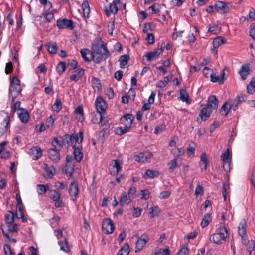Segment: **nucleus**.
<instances>
[{"instance_id":"obj_58","label":"nucleus","mask_w":255,"mask_h":255,"mask_svg":"<svg viewBox=\"0 0 255 255\" xmlns=\"http://www.w3.org/2000/svg\"><path fill=\"white\" fill-rule=\"evenodd\" d=\"M62 144H68L70 142H72V135H70L69 134H66L64 136H63L62 137Z\"/></svg>"},{"instance_id":"obj_13","label":"nucleus","mask_w":255,"mask_h":255,"mask_svg":"<svg viewBox=\"0 0 255 255\" xmlns=\"http://www.w3.org/2000/svg\"><path fill=\"white\" fill-rule=\"evenodd\" d=\"M105 48H107L106 46V44L104 43H100V41L97 40L95 41L92 45V51L91 53H103V52L104 51Z\"/></svg>"},{"instance_id":"obj_31","label":"nucleus","mask_w":255,"mask_h":255,"mask_svg":"<svg viewBox=\"0 0 255 255\" xmlns=\"http://www.w3.org/2000/svg\"><path fill=\"white\" fill-rule=\"evenodd\" d=\"M47 50L50 54H54L57 52L58 48L56 43L54 42H50L47 45Z\"/></svg>"},{"instance_id":"obj_63","label":"nucleus","mask_w":255,"mask_h":255,"mask_svg":"<svg viewBox=\"0 0 255 255\" xmlns=\"http://www.w3.org/2000/svg\"><path fill=\"white\" fill-rule=\"evenodd\" d=\"M44 169L47 173V177L49 178H51L54 174L51 169L48 167V164H44Z\"/></svg>"},{"instance_id":"obj_19","label":"nucleus","mask_w":255,"mask_h":255,"mask_svg":"<svg viewBox=\"0 0 255 255\" xmlns=\"http://www.w3.org/2000/svg\"><path fill=\"white\" fill-rule=\"evenodd\" d=\"M218 100L215 95H211L208 97L206 107L210 109L216 110L218 107Z\"/></svg>"},{"instance_id":"obj_41","label":"nucleus","mask_w":255,"mask_h":255,"mask_svg":"<svg viewBox=\"0 0 255 255\" xmlns=\"http://www.w3.org/2000/svg\"><path fill=\"white\" fill-rule=\"evenodd\" d=\"M43 15L44 17V22H51L53 19H54V14L51 12L45 11V13L43 14Z\"/></svg>"},{"instance_id":"obj_49","label":"nucleus","mask_w":255,"mask_h":255,"mask_svg":"<svg viewBox=\"0 0 255 255\" xmlns=\"http://www.w3.org/2000/svg\"><path fill=\"white\" fill-rule=\"evenodd\" d=\"M145 175L149 178H153L158 177L159 175V172L156 170L148 169L145 172Z\"/></svg>"},{"instance_id":"obj_35","label":"nucleus","mask_w":255,"mask_h":255,"mask_svg":"<svg viewBox=\"0 0 255 255\" xmlns=\"http://www.w3.org/2000/svg\"><path fill=\"white\" fill-rule=\"evenodd\" d=\"M129 59V56L128 55H122L120 59V66L121 68H124L125 66L128 64V62Z\"/></svg>"},{"instance_id":"obj_25","label":"nucleus","mask_w":255,"mask_h":255,"mask_svg":"<svg viewBox=\"0 0 255 255\" xmlns=\"http://www.w3.org/2000/svg\"><path fill=\"white\" fill-rule=\"evenodd\" d=\"M231 109H232V108L231 106L230 102L228 100L222 105L220 112L221 115L226 116L229 114Z\"/></svg>"},{"instance_id":"obj_2","label":"nucleus","mask_w":255,"mask_h":255,"mask_svg":"<svg viewBox=\"0 0 255 255\" xmlns=\"http://www.w3.org/2000/svg\"><path fill=\"white\" fill-rule=\"evenodd\" d=\"M136 239L135 250L136 253L139 252L146 245L149 240V238L147 234H143L140 236L138 233L135 234L132 237V240Z\"/></svg>"},{"instance_id":"obj_43","label":"nucleus","mask_w":255,"mask_h":255,"mask_svg":"<svg viewBox=\"0 0 255 255\" xmlns=\"http://www.w3.org/2000/svg\"><path fill=\"white\" fill-rule=\"evenodd\" d=\"M149 216L150 218H154L155 216H158L160 214V211L158 210L157 206H154L149 209Z\"/></svg>"},{"instance_id":"obj_37","label":"nucleus","mask_w":255,"mask_h":255,"mask_svg":"<svg viewBox=\"0 0 255 255\" xmlns=\"http://www.w3.org/2000/svg\"><path fill=\"white\" fill-rule=\"evenodd\" d=\"M130 252V248L128 243L124 245L118 252V255H129Z\"/></svg>"},{"instance_id":"obj_17","label":"nucleus","mask_w":255,"mask_h":255,"mask_svg":"<svg viewBox=\"0 0 255 255\" xmlns=\"http://www.w3.org/2000/svg\"><path fill=\"white\" fill-rule=\"evenodd\" d=\"M21 88L20 85H10L9 89V97L12 98V101L13 102L15 98L20 93Z\"/></svg>"},{"instance_id":"obj_26","label":"nucleus","mask_w":255,"mask_h":255,"mask_svg":"<svg viewBox=\"0 0 255 255\" xmlns=\"http://www.w3.org/2000/svg\"><path fill=\"white\" fill-rule=\"evenodd\" d=\"M104 113L99 112H94L92 113L91 121L94 124H98L100 123L103 119Z\"/></svg>"},{"instance_id":"obj_39","label":"nucleus","mask_w":255,"mask_h":255,"mask_svg":"<svg viewBox=\"0 0 255 255\" xmlns=\"http://www.w3.org/2000/svg\"><path fill=\"white\" fill-rule=\"evenodd\" d=\"M134 159L138 162H145L148 161H147V157L145 156V154L143 153H140L138 155H135L134 156Z\"/></svg>"},{"instance_id":"obj_54","label":"nucleus","mask_w":255,"mask_h":255,"mask_svg":"<svg viewBox=\"0 0 255 255\" xmlns=\"http://www.w3.org/2000/svg\"><path fill=\"white\" fill-rule=\"evenodd\" d=\"M51 144L54 147V148L56 149L58 148L59 150H60L63 147V145L60 143V141L57 138H55L53 139L51 142Z\"/></svg>"},{"instance_id":"obj_16","label":"nucleus","mask_w":255,"mask_h":255,"mask_svg":"<svg viewBox=\"0 0 255 255\" xmlns=\"http://www.w3.org/2000/svg\"><path fill=\"white\" fill-rule=\"evenodd\" d=\"M59 149L58 148H51L48 150V155L49 158L54 163H57L60 160V155L59 151Z\"/></svg>"},{"instance_id":"obj_53","label":"nucleus","mask_w":255,"mask_h":255,"mask_svg":"<svg viewBox=\"0 0 255 255\" xmlns=\"http://www.w3.org/2000/svg\"><path fill=\"white\" fill-rule=\"evenodd\" d=\"M3 248L5 255H15V253L11 250L10 245L8 244H5L4 245Z\"/></svg>"},{"instance_id":"obj_44","label":"nucleus","mask_w":255,"mask_h":255,"mask_svg":"<svg viewBox=\"0 0 255 255\" xmlns=\"http://www.w3.org/2000/svg\"><path fill=\"white\" fill-rule=\"evenodd\" d=\"M5 219L6 224H12L14 222V213L11 211H9L8 214L5 215Z\"/></svg>"},{"instance_id":"obj_29","label":"nucleus","mask_w":255,"mask_h":255,"mask_svg":"<svg viewBox=\"0 0 255 255\" xmlns=\"http://www.w3.org/2000/svg\"><path fill=\"white\" fill-rule=\"evenodd\" d=\"M82 6L84 17L88 18L90 12V9L88 1L87 0H84Z\"/></svg>"},{"instance_id":"obj_33","label":"nucleus","mask_w":255,"mask_h":255,"mask_svg":"<svg viewBox=\"0 0 255 255\" xmlns=\"http://www.w3.org/2000/svg\"><path fill=\"white\" fill-rule=\"evenodd\" d=\"M74 170V164H67L65 166V173L70 179L72 176Z\"/></svg>"},{"instance_id":"obj_10","label":"nucleus","mask_w":255,"mask_h":255,"mask_svg":"<svg viewBox=\"0 0 255 255\" xmlns=\"http://www.w3.org/2000/svg\"><path fill=\"white\" fill-rule=\"evenodd\" d=\"M72 147L74 149L73 154L74 156V159L75 160L80 162L83 159V154L82 152V145H79V146H76V144H74L73 142L72 144Z\"/></svg>"},{"instance_id":"obj_57","label":"nucleus","mask_w":255,"mask_h":255,"mask_svg":"<svg viewBox=\"0 0 255 255\" xmlns=\"http://www.w3.org/2000/svg\"><path fill=\"white\" fill-rule=\"evenodd\" d=\"M169 254L170 252L168 248L166 249H160L155 253V255H169Z\"/></svg>"},{"instance_id":"obj_11","label":"nucleus","mask_w":255,"mask_h":255,"mask_svg":"<svg viewBox=\"0 0 255 255\" xmlns=\"http://www.w3.org/2000/svg\"><path fill=\"white\" fill-rule=\"evenodd\" d=\"M97 111L105 114L107 109L106 101L101 97H98L95 101Z\"/></svg>"},{"instance_id":"obj_52","label":"nucleus","mask_w":255,"mask_h":255,"mask_svg":"<svg viewBox=\"0 0 255 255\" xmlns=\"http://www.w3.org/2000/svg\"><path fill=\"white\" fill-rule=\"evenodd\" d=\"M22 206H17L18 212L17 213V217L19 219H22V222H25L26 219L24 217V213L22 209Z\"/></svg>"},{"instance_id":"obj_28","label":"nucleus","mask_w":255,"mask_h":255,"mask_svg":"<svg viewBox=\"0 0 255 255\" xmlns=\"http://www.w3.org/2000/svg\"><path fill=\"white\" fill-rule=\"evenodd\" d=\"M211 109H209L206 106L201 110L199 116L202 120H206L210 116L212 112Z\"/></svg>"},{"instance_id":"obj_12","label":"nucleus","mask_w":255,"mask_h":255,"mask_svg":"<svg viewBox=\"0 0 255 255\" xmlns=\"http://www.w3.org/2000/svg\"><path fill=\"white\" fill-rule=\"evenodd\" d=\"M121 8V3L119 0H114L112 3L110 4L109 6V10L106 9L105 10L106 14L107 16H110L111 13H116Z\"/></svg>"},{"instance_id":"obj_4","label":"nucleus","mask_w":255,"mask_h":255,"mask_svg":"<svg viewBox=\"0 0 255 255\" xmlns=\"http://www.w3.org/2000/svg\"><path fill=\"white\" fill-rule=\"evenodd\" d=\"M1 229L3 234L6 237L8 240H11V236L9 234V232H16L18 231V225L17 224H6L1 225Z\"/></svg>"},{"instance_id":"obj_32","label":"nucleus","mask_w":255,"mask_h":255,"mask_svg":"<svg viewBox=\"0 0 255 255\" xmlns=\"http://www.w3.org/2000/svg\"><path fill=\"white\" fill-rule=\"evenodd\" d=\"M226 39L221 36H218L213 39V46L215 48H218L222 44L226 43Z\"/></svg>"},{"instance_id":"obj_59","label":"nucleus","mask_w":255,"mask_h":255,"mask_svg":"<svg viewBox=\"0 0 255 255\" xmlns=\"http://www.w3.org/2000/svg\"><path fill=\"white\" fill-rule=\"evenodd\" d=\"M211 81L214 83L219 82L220 84L221 79L220 76L215 73H212L210 75Z\"/></svg>"},{"instance_id":"obj_46","label":"nucleus","mask_w":255,"mask_h":255,"mask_svg":"<svg viewBox=\"0 0 255 255\" xmlns=\"http://www.w3.org/2000/svg\"><path fill=\"white\" fill-rule=\"evenodd\" d=\"M180 99L183 102H188L189 95L185 89H182L180 90Z\"/></svg>"},{"instance_id":"obj_40","label":"nucleus","mask_w":255,"mask_h":255,"mask_svg":"<svg viewBox=\"0 0 255 255\" xmlns=\"http://www.w3.org/2000/svg\"><path fill=\"white\" fill-rule=\"evenodd\" d=\"M66 68V63L61 61L58 64L56 67V70L59 75H61L65 71Z\"/></svg>"},{"instance_id":"obj_9","label":"nucleus","mask_w":255,"mask_h":255,"mask_svg":"<svg viewBox=\"0 0 255 255\" xmlns=\"http://www.w3.org/2000/svg\"><path fill=\"white\" fill-rule=\"evenodd\" d=\"M79 191L78 183L76 181H73L69 188V193L72 201L75 202L77 200Z\"/></svg>"},{"instance_id":"obj_50","label":"nucleus","mask_w":255,"mask_h":255,"mask_svg":"<svg viewBox=\"0 0 255 255\" xmlns=\"http://www.w3.org/2000/svg\"><path fill=\"white\" fill-rule=\"evenodd\" d=\"M38 189V194L39 195H42L45 193L49 189V186L48 185L38 184L37 185Z\"/></svg>"},{"instance_id":"obj_64","label":"nucleus","mask_w":255,"mask_h":255,"mask_svg":"<svg viewBox=\"0 0 255 255\" xmlns=\"http://www.w3.org/2000/svg\"><path fill=\"white\" fill-rule=\"evenodd\" d=\"M13 71V65L11 62H9L6 65L5 72L6 74L11 73Z\"/></svg>"},{"instance_id":"obj_47","label":"nucleus","mask_w":255,"mask_h":255,"mask_svg":"<svg viewBox=\"0 0 255 255\" xmlns=\"http://www.w3.org/2000/svg\"><path fill=\"white\" fill-rule=\"evenodd\" d=\"M177 160L178 158L176 157L174 159L171 160L168 163L170 172H172L174 170V169L177 167Z\"/></svg>"},{"instance_id":"obj_23","label":"nucleus","mask_w":255,"mask_h":255,"mask_svg":"<svg viewBox=\"0 0 255 255\" xmlns=\"http://www.w3.org/2000/svg\"><path fill=\"white\" fill-rule=\"evenodd\" d=\"M30 154L32 156L33 159L37 160L41 157L42 151L40 148L36 146L31 149Z\"/></svg>"},{"instance_id":"obj_38","label":"nucleus","mask_w":255,"mask_h":255,"mask_svg":"<svg viewBox=\"0 0 255 255\" xmlns=\"http://www.w3.org/2000/svg\"><path fill=\"white\" fill-rule=\"evenodd\" d=\"M238 233L242 238H243L246 235V224L245 222L240 223L238 227Z\"/></svg>"},{"instance_id":"obj_36","label":"nucleus","mask_w":255,"mask_h":255,"mask_svg":"<svg viewBox=\"0 0 255 255\" xmlns=\"http://www.w3.org/2000/svg\"><path fill=\"white\" fill-rule=\"evenodd\" d=\"M220 28L219 25L215 23H212L209 25L208 31L214 34H218Z\"/></svg>"},{"instance_id":"obj_60","label":"nucleus","mask_w":255,"mask_h":255,"mask_svg":"<svg viewBox=\"0 0 255 255\" xmlns=\"http://www.w3.org/2000/svg\"><path fill=\"white\" fill-rule=\"evenodd\" d=\"M228 101L230 102L232 109L234 111L238 108L239 105L240 104L236 98L233 101L232 100H228Z\"/></svg>"},{"instance_id":"obj_3","label":"nucleus","mask_w":255,"mask_h":255,"mask_svg":"<svg viewBox=\"0 0 255 255\" xmlns=\"http://www.w3.org/2000/svg\"><path fill=\"white\" fill-rule=\"evenodd\" d=\"M227 235V228L224 226H221L219 232L213 234L210 237V240L215 244H220L222 241H226Z\"/></svg>"},{"instance_id":"obj_6","label":"nucleus","mask_w":255,"mask_h":255,"mask_svg":"<svg viewBox=\"0 0 255 255\" xmlns=\"http://www.w3.org/2000/svg\"><path fill=\"white\" fill-rule=\"evenodd\" d=\"M111 56L110 51L107 48H105L103 53H91V59L96 63H100L102 60H106Z\"/></svg>"},{"instance_id":"obj_14","label":"nucleus","mask_w":255,"mask_h":255,"mask_svg":"<svg viewBox=\"0 0 255 255\" xmlns=\"http://www.w3.org/2000/svg\"><path fill=\"white\" fill-rule=\"evenodd\" d=\"M229 149H228L227 151L225 152L221 156V159L223 162V166L224 170L227 172H230L231 170V159L229 158Z\"/></svg>"},{"instance_id":"obj_22","label":"nucleus","mask_w":255,"mask_h":255,"mask_svg":"<svg viewBox=\"0 0 255 255\" xmlns=\"http://www.w3.org/2000/svg\"><path fill=\"white\" fill-rule=\"evenodd\" d=\"M74 74L70 76L71 81H77L84 74V70L82 68H79L74 72Z\"/></svg>"},{"instance_id":"obj_51","label":"nucleus","mask_w":255,"mask_h":255,"mask_svg":"<svg viewBox=\"0 0 255 255\" xmlns=\"http://www.w3.org/2000/svg\"><path fill=\"white\" fill-rule=\"evenodd\" d=\"M61 194L57 190H51L50 191V198L54 201L58 200L60 198Z\"/></svg>"},{"instance_id":"obj_34","label":"nucleus","mask_w":255,"mask_h":255,"mask_svg":"<svg viewBox=\"0 0 255 255\" xmlns=\"http://www.w3.org/2000/svg\"><path fill=\"white\" fill-rule=\"evenodd\" d=\"M211 221V217L210 214L209 213L205 214L201 222V227L204 228L207 226Z\"/></svg>"},{"instance_id":"obj_20","label":"nucleus","mask_w":255,"mask_h":255,"mask_svg":"<svg viewBox=\"0 0 255 255\" xmlns=\"http://www.w3.org/2000/svg\"><path fill=\"white\" fill-rule=\"evenodd\" d=\"M132 201L130 196H129L126 192L122 193L120 196V199L119 204L121 206L128 205L130 204Z\"/></svg>"},{"instance_id":"obj_15","label":"nucleus","mask_w":255,"mask_h":255,"mask_svg":"<svg viewBox=\"0 0 255 255\" xmlns=\"http://www.w3.org/2000/svg\"><path fill=\"white\" fill-rule=\"evenodd\" d=\"M102 228L107 234H111L114 232L115 226L110 219H106L102 224Z\"/></svg>"},{"instance_id":"obj_45","label":"nucleus","mask_w":255,"mask_h":255,"mask_svg":"<svg viewBox=\"0 0 255 255\" xmlns=\"http://www.w3.org/2000/svg\"><path fill=\"white\" fill-rule=\"evenodd\" d=\"M92 84L94 88H97L98 90H100L101 89V84L100 80L95 77H94L92 79Z\"/></svg>"},{"instance_id":"obj_1","label":"nucleus","mask_w":255,"mask_h":255,"mask_svg":"<svg viewBox=\"0 0 255 255\" xmlns=\"http://www.w3.org/2000/svg\"><path fill=\"white\" fill-rule=\"evenodd\" d=\"M134 117L131 114H125L120 119V122L124 126L118 127L115 130V133L118 135H122L126 133L130 128L132 124Z\"/></svg>"},{"instance_id":"obj_55","label":"nucleus","mask_w":255,"mask_h":255,"mask_svg":"<svg viewBox=\"0 0 255 255\" xmlns=\"http://www.w3.org/2000/svg\"><path fill=\"white\" fill-rule=\"evenodd\" d=\"M55 119L52 117V115L49 116L46 121V126L48 128H52L54 124Z\"/></svg>"},{"instance_id":"obj_21","label":"nucleus","mask_w":255,"mask_h":255,"mask_svg":"<svg viewBox=\"0 0 255 255\" xmlns=\"http://www.w3.org/2000/svg\"><path fill=\"white\" fill-rule=\"evenodd\" d=\"M18 117L23 123H27L29 120V114L26 109H20V111L18 113Z\"/></svg>"},{"instance_id":"obj_42","label":"nucleus","mask_w":255,"mask_h":255,"mask_svg":"<svg viewBox=\"0 0 255 255\" xmlns=\"http://www.w3.org/2000/svg\"><path fill=\"white\" fill-rule=\"evenodd\" d=\"M91 51L88 49H83L81 50L80 53L81 56L85 61L89 62L91 61V59L87 56V55H90L91 56Z\"/></svg>"},{"instance_id":"obj_56","label":"nucleus","mask_w":255,"mask_h":255,"mask_svg":"<svg viewBox=\"0 0 255 255\" xmlns=\"http://www.w3.org/2000/svg\"><path fill=\"white\" fill-rule=\"evenodd\" d=\"M58 244L60 246L61 250L66 252L69 250L68 242L66 240H65L64 241H59Z\"/></svg>"},{"instance_id":"obj_62","label":"nucleus","mask_w":255,"mask_h":255,"mask_svg":"<svg viewBox=\"0 0 255 255\" xmlns=\"http://www.w3.org/2000/svg\"><path fill=\"white\" fill-rule=\"evenodd\" d=\"M151 30V23H146L143 25V31L144 33H149V31Z\"/></svg>"},{"instance_id":"obj_5","label":"nucleus","mask_w":255,"mask_h":255,"mask_svg":"<svg viewBox=\"0 0 255 255\" xmlns=\"http://www.w3.org/2000/svg\"><path fill=\"white\" fill-rule=\"evenodd\" d=\"M214 7L217 11L221 14L228 13L231 9V4L229 2L221 1L216 2Z\"/></svg>"},{"instance_id":"obj_18","label":"nucleus","mask_w":255,"mask_h":255,"mask_svg":"<svg viewBox=\"0 0 255 255\" xmlns=\"http://www.w3.org/2000/svg\"><path fill=\"white\" fill-rule=\"evenodd\" d=\"M250 67L249 64H245L242 65L239 73L242 80H246L250 73Z\"/></svg>"},{"instance_id":"obj_61","label":"nucleus","mask_w":255,"mask_h":255,"mask_svg":"<svg viewBox=\"0 0 255 255\" xmlns=\"http://www.w3.org/2000/svg\"><path fill=\"white\" fill-rule=\"evenodd\" d=\"M189 253V250L186 246H183L179 250L177 255H187Z\"/></svg>"},{"instance_id":"obj_27","label":"nucleus","mask_w":255,"mask_h":255,"mask_svg":"<svg viewBox=\"0 0 255 255\" xmlns=\"http://www.w3.org/2000/svg\"><path fill=\"white\" fill-rule=\"evenodd\" d=\"M155 93L154 92H152L150 94L149 99H148V103H144V104L142 107V111H145L149 110L151 107V104L153 103L154 102V99L155 97Z\"/></svg>"},{"instance_id":"obj_48","label":"nucleus","mask_w":255,"mask_h":255,"mask_svg":"<svg viewBox=\"0 0 255 255\" xmlns=\"http://www.w3.org/2000/svg\"><path fill=\"white\" fill-rule=\"evenodd\" d=\"M62 108V103L60 99H56L54 104L52 106L54 111L58 112Z\"/></svg>"},{"instance_id":"obj_30","label":"nucleus","mask_w":255,"mask_h":255,"mask_svg":"<svg viewBox=\"0 0 255 255\" xmlns=\"http://www.w3.org/2000/svg\"><path fill=\"white\" fill-rule=\"evenodd\" d=\"M208 161L207 156L205 153H202L200 162V166L202 170H206Z\"/></svg>"},{"instance_id":"obj_24","label":"nucleus","mask_w":255,"mask_h":255,"mask_svg":"<svg viewBox=\"0 0 255 255\" xmlns=\"http://www.w3.org/2000/svg\"><path fill=\"white\" fill-rule=\"evenodd\" d=\"M83 131H80L78 134H72V143L73 142L74 144L76 145V143H78L81 145L80 144L83 140Z\"/></svg>"},{"instance_id":"obj_8","label":"nucleus","mask_w":255,"mask_h":255,"mask_svg":"<svg viewBox=\"0 0 255 255\" xmlns=\"http://www.w3.org/2000/svg\"><path fill=\"white\" fill-rule=\"evenodd\" d=\"M57 25L59 29H69L72 30L75 27L74 22L67 18L59 19L57 21Z\"/></svg>"},{"instance_id":"obj_7","label":"nucleus","mask_w":255,"mask_h":255,"mask_svg":"<svg viewBox=\"0 0 255 255\" xmlns=\"http://www.w3.org/2000/svg\"><path fill=\"white\" fill-rule=\"evenodd\" d=\"M164 43H161V45H158V48L153 51L146 52L143 56L146 57L148 61H151L153 59H157L158 56L163 52Z\"/></svg>"}]
</instances>
